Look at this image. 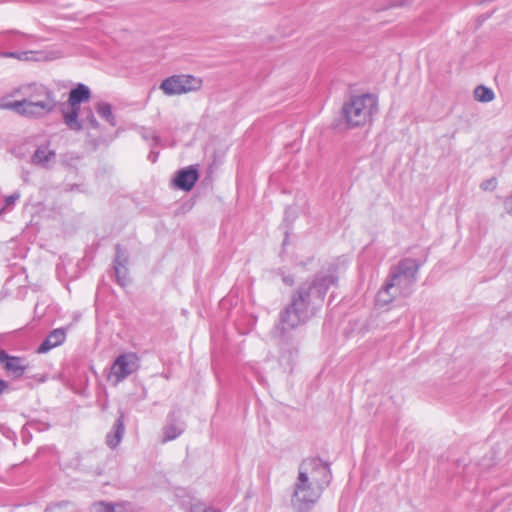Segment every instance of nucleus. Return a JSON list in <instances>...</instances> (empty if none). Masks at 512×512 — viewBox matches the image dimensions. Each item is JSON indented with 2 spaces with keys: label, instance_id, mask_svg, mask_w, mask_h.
I'll return each mask as SVG.
<instances>
[{
  "label": "nucleus",
  "instance_id": "nucleus-29",
  "mask_svg": "<svg viewBox=\"0 0 512 512\" xmlns=\"http://www.w3.org/2000/svg\"><path fill=\"white\" fill-rule=\"evenodd\" d=\"M190 512H220L219 510H215L209 507H205L201 504L192 505Z\"/></svg>",
  "mask_w": 512,
  "mask_h": 512
},
{
  "label": "nucleus",
  "instance_id": "nucleus-16",
  "mask_svg": "<svg viewBox=\"0 0 512 512\" xmlns=\"http://www.w3.org/2000/svg\"><path fill=\"white\" fill-rule=\"evenodd\" d=\"M91 97V91L88 86L82 83H78L73 89L69 92L68 103L69 104H81L82 102H86Z\"/></svg>",
  "mask_w": 512,
  "mask_h": 512
},
{
  "label": "nucleus",
  "instance_id": "nucleus-23",
  "mask_svg": "<svg viewBox=\"0 0 512 512\" xmlns=\"http://www.w3.org/2000/svg\"><path fill=\"white\" fill-rule=\"evenodd\" d=\"M116 277V282L125 287L128 283V268L127 267H113Z\"/></svg>",
  "mask_w": 512,
  "mask_h": 512
},
{
  "label": "nucleus",
  "instance_id": "nucleus-13",
  "mask_svg": "<svg viewBox=\"0 0 512 512\" xmlns=\"http://www.w3.org/2000/svg\"><path fill=\"white\" fill-rule=\"evenodd\" d=\"M56 152L49 148V144H42L36 148L31 156V163L42 168H49L50 162H54Z\"/></svg>",
  "mask_w": 512,
  "mask_h": 512
},
{
  "label": "nucleus",
  "instance_id": "nucleus-32",
  "mask_svg": "<svg viewBox=\"0 0 512 512\" xmlns=\"http://www.w3.org/2000/svg\"><path fill=\"white\" fill-rule=\"evenodd\" d=\"M142 136L144 139L148 140V139H153L156 144L160 141V138L159 136H157L154 132L152 131H147L145 130L143 133H142Z\"/></svg>",
  "mask_w": 512,
  "mask_h": 512
},
{
  "label": "nucleus",
  "instance_id": "nucleus-39",
  "mask_svg": "<svg viewBox=\"0 0 512 512\" xmlns=\"http://www.w3.org/2000/svg\"><path fill=\"white\" fill-rule=\"evenodd\" d=\"M44 512H55L53 509H45Z\"/></svg>",
  "mask_w": 512,
  "mask_h": 512
},
{
  "label": "nucleus",
  "instance_id": "nucleus-14",
  "mask_svg": "<svg viewBox=\"0 0 512 512\" xmlns=\"http://www.w3.org/2000/svg\"><path fill=\"white\" fill-rule=\"evenodd\" d=\"M125 432L124 414L121 412L113 425V432H109L106 436L107 445L114 449L122 440Z\"/></svg>",
  "mask_w": 512,
  "mask_h": 512
},
{
  "label": "nucleus",
  "instance_id": "nucleus-18",
  "mask_svg": "<svg viewBox=\"0 0 512 512\" xmlns=\"http://www.w3.org/2000/svg\"><path fill=\"white\" fill-rule=\"evenodd\" d=\"M95 109L102 119L107 121L111 126H116V118L112 112V105L110 103L103 101L98 102Z\"/></svg>",
  "mask_w": 512,
  "mask_h": 512
},
{
  "label": "nucleus",
  "instance_id": "nucleus-20",
  "mask_svg": "<svg viewBox=\"0 0 512 512\" xmlns=\"http://www.w3.org/2000/svg\"><path fill=\"white\" fill-rule=\"evenodd\" d=\"M129 262L128 253L125 248L120 244L115 246V257L113 260V267H127Z\"/></svg>",
  "mask_w": 512,
  "mask_h": 512
},
{
  "label": "nucleus",
  "instance_id": "nucleus-3",
  "mask_svg": "<svg viewBox=\"0 0 512 512\" xmlns=\"http://www.w3.org/2000/svg\"><path fill=\"white\" fill-rule=\"evenodd\" d=\"M325 489V487L313 483L305 472L298 471L291 500L293 508L297 512H308L320 499Z\"/></svg>",
  "mask_w": 512,
  "mask_h": 512
},
{
  "label": "nucleus",
  "instance_id": "nucleus-22",
  "mask_svg": "<svg viewBox=\"0 0 512 512\" xmlns=\"http://www.w3.org/2000/svg\"><path fill=\"white\" fill-rule=\"evenodd\" d=\"M53 344L57 347L61 345L66 339V330L64 328H57L52 330L48 335Z\"/></svg>",
  "mask_w": 512,
  "mask_h": 512
},
{
  "label": "nucleus",
  "instance_id": "nucleus-17",
  "mask_svg": "<svg viewBox=\"0 0 512 512\" xmlns=\"http://www.w3.org/2000/svg\"><path fill=\"white\" fill-rule=\"evenodd\" d=\"M397 294L399 293L395 291L393 284L385 281L382 288L376 294V303L380 306L388 305L394 300Z\"/></svg>",
  "mask_w": 512,
  "mask_h": 512
},
{
  "label": "nucleus",
  "instance_id": "nucleus-11",
  "mask_svg": "<svg viewBox=\"0 0 512 512\" xmlns=\"http://www.w3.org/2000/svg\"><path fill=\"white\" fill-rule=\"evenodd\" d=\"M25 99L32 102L48 103L56 100L54 92L42 84H29L22 88Z\"/></svg>",
  "mask_w": 512,
  "mask_h": 512
},
{
  "label": "nucleus",
  "instance_id": "nucleus-4",
  "mask_svg": "<svg viewBox=\"0 0 512 512\" xmlns=\"http://www.w3.org/2000/svg\"><path fill=\"white\" fill-rule=\"evenodd\" d=\"M420 264L417 260L412 258H404L396 265L390 268L389 274L386 278L387 283H392L393 288L399 294L408 296L411 292V287L417 280V273Z\"/></svg>",
  "mask_w": 512,
  "mask_h": 512
},
{
  "label": "nucleus",
  "instance_id": "nucleus-25",
  "mask_svg": "<svg viewBox=\"0 0 512 512\" xmlns=\"http://www.w3.org/2000/svg\"><path fill=\"white\" fill-rule=\"evenodd\" d=\"M56 346L53 344V342L49 338H45L44 341L38 346L37 353L43 354L50 351L52 348H55Z\"/></svg>",
  "mask_w": 512,
  "mask_h": 512
},
{
  "label": "nucleus",
  "instance_id": "nucleus-36",
  "mask_svg": "<svg viewBox=\"0 0 512 512\" xmlns=\"http://www.w3.org/2000/svg\"><path fill=\"white\" fill-rule=\"evenodd\" d=\"M159 152L151 151L148 155V160L155 163L158 159Z\"/></svg>",
  "mask_w": 512,
  "mask_h": 512
},
{
  "label": "nucleus",
  "instance_id": "nucleus-30",
  "mask_svg": "<svg viewBox=\"0 0 512 512\" xmlns=\"http://www.w3.org/2000/svg\"><path fill=\"white\" fill-rule=\"evenodd\" d=\"M408 3V0H390L389 4L384 6L382 9H390L396 7H402Z\"/></svg>",
  "mask_w": 512,
  "mask_h": 512
},
{
  "label": "nucleus",
  "instance_id": "nucleus-33",
  "mask_svg": "<svg viewBox=\"0 0 512 512\" xmlns=\"http://www.w3.org/2000/svg\"><path fill=\"white\" fill-rule=\"evenodd\" d=\"M68 505V502H61L54 505H49L46 509H53L55 512H64L63 509Z\"/></svg>",
  "mask_w": 512,
  "mask_h": 512
},
{
  "label": "nucleus",
  "instance_id": "nucleus-15",
  "mask_svg": "<svg viewBox=\"0 0 512 512\" xmlns=\"http://www.w3.org/2000/svg\"><path fill=\"white\" fill-rule=\"evenodd\" d=\"M70 111L63 112V120L66 126L72 130L79 132L83 129V121H79L80 105L81 104H69Z\"/></svg>",
  "mask_w": 512,
  "mask_h": 512
},
{
  "label": "nucleus",
  "instance_id": "nucleus-40",
  "mask_svg": "<svg viewBox=\"0 0 512 512\" xmlns=\"http://www.w3.org/2000/svg\"><path fill=\"white\" fill-rule=\"evenodd\" d=\"M3 428V425H0V430Z\"/></svg>",
  "mask_w": 512,
  "mask_h": 512
},
{
  "label": "nucleus",
  "instance_id": "nucleus-24",
  "mask_svg": "<svg viewBox=\"0 0 512 512\" xmlns=\"http://www.w3.org/2000/svg\"><path fill=\"white\" fill-rule=\"evenodd\" d=\"M91 512H117L116 506L112 503L97 502L93 504Z\"/></svg>",
  "mask_w": 512,
  "mask_h": 512
},
{
  "label": "nucleus",
  "instance_id": "nucleus-21",
  "mask_svg": "<svg viewBox=\"0 0 512 512\" xmlns=\"http://www.w3.org/2000/svg\"><path fill=\"white\" fill-rule=\"evenodd\" d=\"M79 121H83V126L85 125V123H87L89 127L94 130H99L100 128V124L95 118L93 111L90 108L83 110L82 118L79 119Z\"/></svg>",
  "mask_w": 512,
  "mask_h": 512
},
{
  "label": "nucleus",
  "instance_id": "nucleus-35",
  "mask_svg": "<svg viewBox=\"0 0 512 512\" xmlns=\"http://www.w3.org/2000/svg\"><path fill=\"white\" fill-rule=\"evenodd\" d=\"M282 280L288 286H292L294 283V277L292 275L283 276Z\"/></svg>",
  "mask_w": 512,
  "mask_h": 512
},
{
  "label": "nucleus",
  "instance_id": "nucleus-5",
  "mask_svg": "<svg viewBox=\"0 0 512 512\" xmlns=\"http://www.w3.org/2000/svg\"><path fill=\"white\" fill-rule=\"evenodd\" d=\"M298 471L305 472L306 476L310 477L313 483L319 484L325 488H327L332 481L330 463L323 461L319 457L304 459L300 463Z\"/></svg>",
  "mask_w": 512,
  "mask_h": 512
},
{
  "label": "nucleus",
  "instance_id": "nucleus-27",
  "mask_svg": "<svg viewBox=\"0 0 512 512\" xmlns=\"http://www.w3.org/2000/svg\"><path fill=\"white\" fill-rule=\"evenodd\" d=\"M19 198H20V193L19 192H14L13 194L7 196L5 198V200H4L5 205L2 208V211L12 207Z\"/></svg>",
  "mask_w": 512,
  "mask_h": 512
},
{
  "label": "nucleus",
  "instance_id": "nucleus-7",
  "mask_svg": "<svg viewBox=\"0 0 512 512\" xmlns=\"http://www.w3.org/2000/svg\"><path fill=\"white\" fill-rule=\"evenodd\" d=\"M140 359L134 352L120 354L111 366V377L116 383L122 382L139 369Z\"/></svg>",
  "mask_w": 512,
  "mask_h": 512
},
{
  "label": "nucleus",
  "instance_id": "nucleus-1",
  "mask_svg": "<svg viewBox=\"0 0 512 512\" xmlns=\"http://www.w3.org/2000/svg\"><path fill=\"white\" fill-rule=\"evenodd\" d=\"M337 276L318 272L301 283L291 294L290 303L279 313L275 335L288 340L289 332L307 323L321 309L329 288L336 285Z\"/></svg>",
  "mask_w": 512,
  "mask_h": 512
},
{
  "label": "nucleus",
  "instance_id": "nucleus-10",
  "mask_svg": "<svg viewBox=\"0 0 512 512\" xmlns=\"http://www.w3.org/2000/svg\"><path fill=\"white\" fill-rule=\"evenodd\" d=\"M199 178L198 170L191 165L176 172L173 179L174 186L182 191L192 190Z\"/></svg>",
  "mask_w": 512,
  "mask_h": 512
},
{
  "label": "nucleus",
  "instance_id": "nucleus-12",
  "mask_svg": "<svg viewBox=\"0 0 512 512\" xmlns=\"http://www.w3.org/2000/svg\"><path fill=\"white\" fill-rule=\"evenodd\" d=\"M185 430V424L180 422L179 416L176 412L171 411L167 416V423L163 427V439L162 442L172 441L178 438Z\"/></svg>",
  "mask_w": 512,
  "mask_h": 512
},
{
  "label": "nucleus",
  "instance_id": "nucleus-38",
  "mask_svg": "<svg viewBox=\"0 0 512 512\" xmlns=\"http://www.w3.org/2000/svg\"><path fill=\"white\" fill-rule=\"evenodd\" d=\"M486 18H487V17L481 16V17L479 18V21H481V22H482V21H485V20H486Z\"/></svg>",
  "mask_w": 512,
  "mask_h": 512
},
{
  "label": "nucleus",
  "instance_id": "nucleus-28",
  "mask_svg": "<svg viewBox=\"0 0 512 512\" xmlns=\"http://www.w3.org/2000/svg\"><path fill=\"white\" fill-rule=\"evenodd\" d=\"M497 181L495 178L487 179L483 181L480 185L481 189L484 191H492L496 188Z\"/></svg>",
  "mask_w": 512,
  "mask_h": 512
},
{
  "label": "nucleus",
  "instance_id": "nucleus-2",
  "mask_svg": "<svg viewBox=\"0 0 512 512\" xmlns=\"http://www.w3.org/2000/svg\"><path fill=\"white\" fill-rule=\"evenodd\" d=\"M377 110L378 99L370 93L352 96L342 107L343 116L349 127H359L370 122Z\"/></svg>",
  "mask_w": 512,
  "mask_h": 512
},
{
  "label": "nucleus",
  "instance_id": "nucleus-37",
  "mask_svg": "<svg viewBox=\"0 0 512 512\" xmlns=\"http://www.w3.org/2000/svg\"><path fill=\"white\" fill-rule=\"evenodd\" d=\"M2 33L3 34H18V35L26 36L24 33H21L20 31H17V30H7Z\"/></svg>",
  "mask_w": 512,
  "mask_h": 512
},
{
  "label": "nucleus",
  "instance_id": "nucleus-8",
  "mask_svg": "<svg viewBox=\"0 0 512 512\" xmlns=\"http://www.w3.org/2000/svg\"><path fill=\"white\" fill-rule=\"evenodd\" d=\"M56 105L57 100H51L48 103H36L24 98L11 103L10 107L21 115L38 117L52 112Z\"/></svg>",
  "mask_w": 512,
  "mask_h": 512
},
{
  "label": "nucleus",
  "instance_id": "nucleus-31",
  "mask_svg": "<svg viewBox=\"0 0 512 512\" xmlns=\"http://www.w3.org/2000/svg\"><path fill=\"white\" fill-rule=\"evenodd\" d=\"M503 206L505 212L512 216V196L504 199Z\"/></svg>",
  "mask_w": 512,
  "mask_h": 512
},
{
  "label": "nucleus",
  "instance_id": "nucleus-19",
  "mask_svg": "<svg viewBox=\"0 0 512 512\" xmlns=\"http://www.w3.org/2000/svg\"><path fill=\"white\" fill-rule=\"evenodd\" d=\"M474 98L479 102L488 103L495 98V94L491 88L479 85L474 89Z\"/></svg>",
  "mask_w": 512,
  "mask_h": 512
},
{
  "label": "nucleus",
  "instance_id": "nucleus-9",
  "mask_svg": "<svg viewBox=\"0 0 512 512\" xmlns=\"http://www.w3.org/2000/svg\"><path fill=\"white\" fill-rule=\"evenodd\" d=\"M0 364L8 376L13 379L21 378L29 367L25 358L12 356L5 350H0Z\"/></svg>",
  "mask_w": 512,
  "mask_h": 512
},
{
  "label": "nucleus",
  "instance_id": "nucleus-26",
  "mask_svg": "<svg viewBox=\"0 0 512 512\" xmlns=\"http://www.w3.org/2000/svg\"><path fill=\"white\" fill-rule=\"evenodd\" d=\"M27 52H0V58H16L19 60L27 59Z\"/></svg>",
  "mask_w": 512,
  "mask_h": 512
},
{
  "label": "nucleus",
  "instance_id": "nucleus-6",
  "mask_svg": "<svg viewBox=\"0 0 512 512\" xmlns=\"http://www.w3.org/2000/svg\"><path fill=\"white\" fill-rule=\"evenodd\" d=\"M202 85V80L192 75H173L164 79L160 89L168 96L180 95L189 91L198 90Z\"/></svg>",
  "mask_w": 512,
  "mask_h": 512
},
{
  "label": "nucleus",
  "instance_id": "nucleus-34",
  "mask_svg": "<svg viewBox=\"0 0 512 512\" xmlns=\"http://www.w3.org/2000/svg\"><path fill=\"white\" fill-rule=\"evenodd\" d=\"M8 390H9L8 382L3 379H0V395Z\"/></svg>",
  "mask_w": 512,
  "mask_h": 512
}]
</instances>
